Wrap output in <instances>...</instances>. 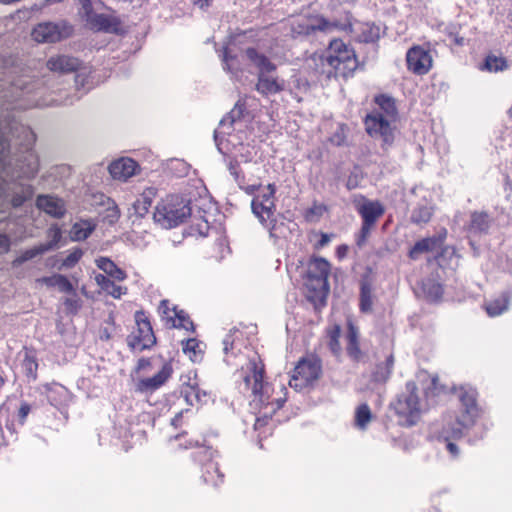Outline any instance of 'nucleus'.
<instances>
[{
	"label": "nucleus",
	"instance_id": "nucleus-1",
	"mask_svg": "<svg viewBox=\"0 0 512 512\" xmlns=\"http://www.w3.org/2000/svg\"><path fill=\"white\" fill-rule=\"evenodd\" d=\"M225 361L227 364H240L233 359L244 356L247 358L245 365L241 366L240 377L244 391H252L251 406L259 409V416L255 421V429L259 430L266 425L267 419L280 409L286 401L285 397H273L270 394L271 387L263 382L264 366L256 352L248 346V341L242 331L232 330L223 340Z\"/></svg>",
	"mask_w": 512,
	"mask_h": 512
},
{
	"label": "nucleus",
	"instance_id": "nucleus-2",
	"mask_svg": "<svg viewBox=\"0 0 512 512\" xmlns=\"http://www.w3.org/2000/svg\"><path fill=\"white\" fill-rule=\"evenodd\" d=\"M240 110L237 106L225 116L215 130V142L218 150L227 157L228 169L233 175L240 188L248 194H253L254 185H246L244 172L240 169V164H253L258 170L263 166L258 149L250 139L251 132L245 130L246 124L238 116Z\"/></svg>",
	"mask_w": 512,
	"mask_h": 512
},
{
	"label": "nucleus",
	"instance_id": "nucleus-3",
	"mask_svg": "<svg viewBox=\"0 0 512 512\" xmlns=\"http://www.w3.org/2000/svg\"><path fill=\"white\" fill-rule=\"evenodd\" d=\"M456 394L463 410H461L460 415L445 416L440 434V437L447 443L448 451L454 457L458 455V448L451 440L461 438L468 428L475 423L478 416L476 391L472 387H460L456 390Z\"/></svg>",
	"mask_w": 512,
	"mask_h": 512
},
{
	"label": "nucleus",
	"instance_id": "nucleus-4",
	"mask_svg": "<svg viewBox=\"0 0 512 512\" xmlns=\"http://www.w3.org/2000/svg\"><path fill=\"white\" fill-rule=\"evenodd\" d=\"M377 109L369 113L364 120L366 132L382 141L383 146H390L394 140L393 123L397 117L395 102L391 97L380 95L375 98Z\"/></svg>",
	"mask_w": 512,
	"mask_h": 512
},
{
	"label": "nucleus",
	"instance_id": "nucleus-5",
	"mask_svg": "<svg viewBox=\"0 0 512 512\" xmlns=\"http://www.w3.org/2000/svg\"><path fill=\"white\" fill-rule=\"evenodd\" d=\"M322 72L328 77L340 75L348 77L357 68L355 51L340 39H334L320 56Z\"/></svg>",
	"mask_w": 512,
	"mask_h": 512
},
{
	"label": "nucleus",
	"instance_id": "nucleus-6",
	"mask_svg": "<svg viewBox=\"0 0 512 512\" xmlns=\"http://www.w3.org/2000/svg\"><path fill=\"white\" fill-rule=\"evenodd\" d=\"M190 200L176 194L162 198L155 207L154 221L165 229L176 227L191 215Z\"/></svg>",
	"mask_w": 512,
	"mask_h": 512
},
{
	"label": "nucleus",
	"instance_id": "nucleus-7",
	"mask_svg": "<svg viewBox=\"0 0 512 512\" xmlns=\"http://www.w3.org/2000/svg\"><path fill=\"white\" fill-rule=\"evenodd\" d=\"M247 58L258 68V82L256 89L263 95L276 94L284 90L285 83L276 77L269 76L276 69V66L263 54H259L254 48L246 50Z\"/></svg>",
	"mask_w": 512,
	"mask_h": 512
},
{
	"label": "nucleus",
	"instance_id": "nucleus-8",
	"mask_svg": "<svg viewBox=\"0 0 512 512\" xmlns=\"http://www.w3.org/2000/svg\"><path fill=\"white\" fill-rule=\"evenodd\" d=\"M416 385L413 382L406 384V391L398 396L392 403V408L398 417V423L402 426L415 425L422 414V407L416 394Z\"/></svg>",
	"mask_w": 512,
	"mask_h": 512
},
{
	"label": "nucleus",
	"instance_id": "nucleus-9",
	"mask_svg": "<svg viewBox=\"0 0 512 512\" xmlns=\"http://www.w3.org/2000/svg\"><path fill=\"white\" fill-rule=\"evenodd\" d=\"M321 374V362L317 357L302 358L294 369L289 385L296 390L306 388L315 382Z\"/></svg>",
	"mask_w": 512,
	"mask_h": 512
},
{
	"label": "nucleus",
	"instance_id": "nucleus-10",
	"mask_svg": "<svg viewBox=\"0 0 512 512\" xmlns=\"http://www.w3.org/2000/svg\"><path fill=\"white\" fill-rule=\"evenodd\" d=\"M254 186V192L258 190V193L252 200V211L262 224H267L268 221H272V217L275 215V185Z\"/></svg>",
	"mask_w": 512,
	"mask_h": 512
},
{
	"label": "nucleus",
	"instance_id": "nucleus-11",
	"mask_svg": "<svg viewBox=\"0 0 512 512\" xmlns=\"http://www.w3.org/2000/svg\"><path fill=\"white\" fill-rule=\"evenodd\" d=\"M73 28L65 21L43 22L36 25L31 36L38 43H55L72 35Z\"/></svg>",
	"mask_w": 512,
	"mask_h": 512
},
{
	"label": "nucleus",
	"instance_id": "nucleus-12",
	"mask_svg": "<svg viewBox=\"0 0 512 512\" xmlns=\"http://www.w3.org/2000/svg\"><path fill=\"white\" fill-rule=\"evenodd\" d=\"M329 273L330 264L326 259L320 257L312 258L308 264V282L306 283L307 287L318 291L320 295H326L329 290Z\"/></svg>",
	"mask_w": 512,
	"mask_h": 512
},
{
	"label": "nucleus",
	"instance_id": "nucleus-13",
	"mask_svg": "<svg viewBox=\"0 0 512 512\" xmlns=\"http://www.w3.org/2000/svg\"><path fill=\"white\" fill-rule=\"evenodd\" d=\"M181 395L187 404L191 406L206 403L209 399L208 394L199 387L197 374L195 371H189L180 377Z\"/></svg>",
	"mask_w": 512,
	"mask_h": 512
},
{
	"label": "nucleus",
	"instance_id": "nucleus-14",
	"mask_svg": "<svg viewBox=\"0 0 512 512\" xmlns=\"http://www.w3.org/2000/svg\"><path fill=\"white\" fill-rule=\"evenodd\" d=\"M159 313L162 320L169 327L182 328L187 331H193V322L189 319L183 310H178L168 300H162L159 306Z\"/></svg>",
	"mask_w": 512,
	"mask_h": 512
},
{
	"label": "nucleus",
	"instance_id": "nucleus-15",
	"mask_svg": "<svg viewBox=\"0 0 512 512\" xmlns=\"http://www.w3.org/2000/svg\"><path fill=\"white\" fill-rule=\"evenodd\" d=\"M407 67L418 75L426 74L432 67V56L422 46H413L406 53Z\"/></svg>",
	"mask_w": 512,
	"mask_h": 512
},
{
	"label": "nucleus",
	"instance_id": "nucleus-16",
	"mask_svg": "<svg viewBox=\"0 0 512 512\" xmlns=\"http://www.w3.org/2000/svg\"><path fill=\"white\" fill-rule=\"evenodd\" d=\"M137 331L134 333L133 347L140 350L151 347L155 343V336L152 326L144 312L138 311L135 314Z\"/></svg>",
	"mask_w": 512,
	"mask_h": 512
},
{
	"label": "nucleus",
	"instance_id": "nucleus-17",
	"mask_svg": "<svg viewBox=\"0 0 512 512\" xmlns=\"http://www.w3.org/2000/svg\"><path fill=\"white\" fill-rule=\"evenodd\" d=\"M358 212L363 219L361 233L362 238L365 239L377 219L383 215L384 208L378 201L364 200L358 206Z\"/></svg>",
	"mask_w": 512,
	"mask_h": 512
},
{
	"label": "nucleus",
	"instance_id": "nucleus-18",
	"mask_svg": "<svg viewBox=\"0 0 512 512\" xmlns=\"http://www.w3.org/2000/svg\"><path fill=\"white\" fill-rule=\"evenodd\" d=\"M172 373V365L165 363L161 370L154 376L140 379L137 383V390L142 393L153 392L163 386L171 377Z\"/></svg>",
	"mask_w": 512,
	"mask_h": 512
},
{
	"label": "nucleus",
	"instance_id": "nucleus-19",
	"mask_svg": "<svg viewBox=\"0 0 512 512\" xmlns=\"http://www.w3.org/2000/svg\"><path fill=\"white\" fill-rule=\"evenodd\" d=\"M199 460L208 459L209 461L204 465L203 479L206 483L217 486L223 480V475L219 472L218 464L212 461L213 451L209 448H202L198 452Z\"/></svg>",
	"mask_w": 512,
	"mask_h": 512
},
{
	"label": "nucleus",
	"instance_id": "nucleus-20",
	"mask_svg": "<svg viewBox=\"0 0 512 512\" xmlns=\"http://www.w3.org/2000/svg\"><path fill=\"white\" fill-rule=\"evenodd\" d=\"M37 207L55 218L64 216L66 206L62 199L51 195H40L36 202Z\"/></svg>",
	"mask_w": 512,
	"mask_h": 512
},
{
	"label": "nucleus",
	"instance_id": "nucleus-21",
	"mask_svg": "<svg viewBox=\"0 0 512 512\" xmlns=\"http://www.w3.org/2000/svg\"><path fill=\"white\" fill-rule=\"evenodd\" d=\"M43 392L51 405L61 408L67 405L70 400V393L66 387L59 383L45 384Z\"/></svg>",
	"mask_w": 512,
	"mask_h": 512
},
{
	"label": "nucleus",
	"instance_id": "nucleus-22",
	"mask_svg": "<svg viewBox=\"0 0 512 512\" xmlns=\"http://www.w3.org/2000/svg\"><path fill=\"white\" fill-rule=\"evenodd\" d=\"M138 168L131 158H120L109 165V172L114 179L127 180L132 177Z\"/></svg>",
	"mask_w": 512,
	"mask_h": 512
},
{
	"label": "nucleus",
	"instance_id": "nucleus-23",
	"mask_svg": "<svg viewBox=\"0 0 512 512\" xmlns=\"http://www.w3.org/2000/svg\"><path fill=\"white\" fill-rule=\"evenodd\" d=\"M90 27L97 31L115 32L119 23L112 17L104 14H95L92 9L82 15Z\"/></svg>",
	"mask_w": 512,
	"mask_h": 512
},
{
	"label": "nucleus",
	"instance_id": "nucleus-24",
	"mask_svg": "<svg viewBox=\"0 0 512 512\" xmlns=\"http://www.w3.org/2000/svg\"><path fill=\"white\" fill-rule=\"evenodd\" d=\"M97 222L93 219H80L76 221L69 232L72 241L79 242L86 240L96 229Z\"/></svg>",
	"mask_w": 512,
	"mask_h": 512
},
{
	"label": "nucleus",
	"instance_id": "nucleus-25",
	"mask_svg": "<svg viewBox=\"0 0 512 512\" xmlns=\"http://www.w3.org/2000/svg\"><path fill=\"white\" fill-rule=\"evenodd\" d=\"M347 334H346V351L349 357L354 361H359L362 359L363 354L359 346V332L357 327L352 323L351 320H348L347 323Z\"/></svg>",
	"mask_w": 512,
	"mask_h": 512
},
{
	"label": "nucleus",
	"instance_id": "nucleus-26",
	"mask_svg": "<svg viewBox=\"0 0 512 512\" xmlns=\"http://www.w3.org/2000/svg\"><path fill=\"white\" fill-rule=\"evenodd\" d=\"M79 66L80 62L77 58L66 55L51 57L47 61L48 69L55 72H72Z\"/></svg>",
	"mask_w": 512,
	"mask_h": 512
},
{
	"label": "nucleus",
	"instance_id": "nucleus-27",
	"mask_svg": "<svg viewBox=\"0 0 512 512\" xmlns=\"http://www.w3.org/2000/svg\"><path fill=\"white\" fill-rule=\"evenodd\" d=\"M96 266L102 270L108 277L117 280L124 281L127 278V273L119 268L114 261L108 257H98L95 259Z\"/></svg>",
	"mask_w": 512,
	"mask_h": 512
},
{
	"label": "nucleus",
	"instance_id": "nucleus-28",
	"mask_svg": "<svg viewBox=\"0 0 512 512\" xmlns=\"http://www.w3.org/2000/svg\"><path fill=\"white\" fill-rule=\"evenodd\" d=\"M37 282L44 284L47 287H56L60 292L72 293L74 292V286L70 280L62 274H53L51 276L42 277L37 279Z\"/></svg>",
	"mask_w": 512,
	"mask_h": 512
},
{
	"label": "nucleus",
	"instance_id": "nucleus-29",
	"mask_svg": "<svg viewBox=\"0 0 512 512\" xmlns=\"http://www.w3.org/2000/svg\"><path fill=\"white\" fill-rule=\"evenodd\" d=\"M182 350L192 362H201L204 356L205 344L196 338H189L182 341Z\"/></svg>",
	"mask_w": 512,
	"mask_h": 512
},
{
	"label": "nucleus",
	"instance_id": "nucleus-30",
	"mask_svg": "<svg viewBox=\"0 0 512 512\" xmlns=\"http://www.w3.org/2000/svg\"><path fill=\"white\" fill-rule=\"evenodd\" d=\"M83 254H84V252L82 249L73 248L72 250L69 251L67 256L61 261V263L59 265H57L58 261H57L56 257L49 258L47 260L46 265L51 268L56 267L59 270L71 269L80 261V259L83 257Z\"/></svg>",
	"mask_w": 512,
	"mask_h": 512
},
{
	"label": "nucleus",
	"instance_id": "nucleus-31",
	"mask_svg": "<svg viewBox=\"0 0 512 512\" xmlns=\"http://www.w3.org/2000/svg\"><path fill=\"white\" fill-rule=\"evenodd\" d=\"M508 67V61L502 55L488 54L479 68L482 71L497 73L508 69Z\"/></svg>",
	"mask_w": 512,
	"mask_h": 512
},
{
	"label": "nucleus",
	"instance_id": "nucleus-32",
	"mask_svg": "<svg viewBox=\"0 0 512 512\" xmlns=\"http://www.w3.org/2000/svg\"><path fill=\"white\" fill-rule=\"evenodd\" d=\"M156 196V190L154 188H148L135 200L133 203V210L135 214L143 217L149 211L152 202Z\"/></svg>",
	"mask_w": 512,
	"mask_h": 512
},
{
	"label": "nucleus",
	"instance_id": "nucleus-33",
	"mask_svg": "<svg viewBox=\"0 0 512 512\" xmlns=\"http://www.w3.org/2000/svg\"><path fill=\"white\" fill-rule=\"evenodd\" d=\"M21 369L23 373L31 380L37 377L38 362L35 353L32 350L26 349L23 352L21 360Z\"/></svg>",
	"mask_w": 512,
	"mask_h": 512
},
{
	"label": "nucleus",
	"instance_id": "nucleus-34",
	"mask_svg": "<svg viewBox=\"0 0 512 512\" xmlns=\"http://www.w3.org/2000/svg\"><path fill=\"white\" fill-rule=\"evenodd\" d=\"M358 39L362 42H374L379 39L381 29L372 23H361L356 27Z\"/></svg>",
	"mask_w": 512,
	"mask_h": 512
},
{
	"label": "nucleus",
	"instance_id": "nucleus-35",
	"mask_svg": "<svg viewBox=\"0 0 512 512\" xmlns=\"http://www.w3.org/2000/svg\"><path fill=\"white\" fill-rule=\"evenodd\" d=\"M442 244L440 238H426L417 242L409 252V256L412 259H417L418 256L423 252L433 251L439 248Z\"/></svg>",
	"mask_w": 512,
	"mask_h": 512
},
{
	"label": "nucleus",
	"instance_id": "nucleus-36",
	"mask_svg": "<svg viewBox=\"0 0 512 512\" xmlns=\"http://www.w3.org/2000/svg\"><path fill=\"white\" fill-rule=\"evenodd\" d=\"M420 291L423 294V297L430 302L438 301L443 294L441 285L432 281L423 282L421 284Z\"/></svg>",
	"mask_w": 512,
	"mask_h": 512
},
{
	"label": "nucleus",
	"instance_id": "nucleus-37",
	"mask_svg": "<svg viewBox=\"0 0 512 512\" xmlns=\"http://www.w3.org/2000/svg\"><path fill=\"white\" fill-rule=\"evenodd\" d=\"M372 419V413L366 403L360 404L355 410V426L359 429H365Z\"/></svg>",
	"mask_w": 512,
	"mask_h": 512
},
{
	"label": "nucleus",
	"instance_id": "nucleus-38",
	"mask_svg": "<svg viewBox=\"0 0 512 512\" xmlns=\"http://www.w3.org/2000/svg\"><path fill=\"white\" fill-rule=\"evenodd\" d=\"M508 303L509 301L507 296L501 295L500 297L488 302L485 309L489 316H498L507 310Z\"/></svg>",
	"mask_w": 512,
	"mask_h": 512
},
{
	"label": "nucleus",
	"instance_id": "nucleus-39",
	"mask_svg": "<svg viewBox=\"0 0 512 512\" xmlns=\"http://www.w3.org/2000/svg\"><path fill=\"white\" fill-rule=\"evenodd\" d=\"M222 61L224 69L230 72L232 75H237L239 71H242L239 58L237 56L231 55L229 47L224 48L222 53Z\"/></svg>",
	"mask_w": 512,
	"mask_h": 512
},
{
	"label": "nucleus",
	"instance_id": "nucleus-40",
	"mask_svg": "<svg viewBox=\"0 0 512 512\" xmlns=\"http://www.w3.org/2000/svg\"><path fill=\"white\" fill-rule=\"evenodd\" d=\"M263 225L269 229L270 236L276 239L285 238L290 232V228L283 220L278 221L274 217H272V221H268L267 224Z\"/></svg>",
	"mask_w": 512,
	"mask_h": 512
},
{
	"label": "nucleus",
	"instance_id": "nucleus-41",
	"mask_svg": "<svg viewBox=\"0 0 512 512\" xmlns=\"http://www.w3.org/2000/svg\"><path fill=\"white\" fill-rule=\"evenodd\" d=\"M489 218L486 213H473L471 216V223L469 226L470 233H481L488 229Z\"/></svg>",
	"mask_w": 512,
	"mask_h": 512
},
{
	"label": "nucleus",
	"instance_id": "nucleus-42",
	"mask_svg": "<svg viewBox=\"0 0 512 512\" xmlns=\"http://www.w3.org/2000/svg\"><path fill=\"white\" fill-rule=\"evenodd\" d=\"M372 303L371 287L367 283H363L361 285L360 310L364 313L370 312L372 309Z\"/></svg>",
	"mask_w": 512,
	"mask_h": 512
},
{
	"label": "nucleus",
	"instance_id": "nucleus-43",
	"mask_svg": "<svg viewBox=\"0 0 512 512\" xmlns=\"http://www.w3.org/2000/svg\"><path fill=\"white\" fill-rule=\"evenodd\" d=\"M332 25L323 17H314L308 20V24L303 27V32L310 33L311 31L321 30L326 31L329 30Z\"/></svg>",
	"mask_w": 512,
	"mask_h": 512
},
{
	"label": "nucleus",
	"instance_id": "nucleus-44",
	"mask_svg": "<svg viewBox=\"0 0 512 512\" xmlns=\"http://www.w3.org/2000/svg\"><path fill=\"white\" fill-rule=\"evenodd\" d=\"M49 251V246H42V244H39L31 249H28L24 251L16 260L15 262L18 264H21L25 261H28L37 255L43 254L45 252Z\"/></svg>",
	"mask_w": 512,
	"mask_h": 512
},
{
	"label": "nucleus",
	"instance_id": "nucleus-45",
	"mask_svg": "<svg viewBox=\"0 0 512 512\" xmlns=\"http://www.w3.org/2000/svg\"><path fill=\"white\" fill-rule=\"evenodd\" d=\"M48 237L50 238L49 243L42 244V246H49V250L57 247L62 238V231L60 227L57 225L50 227L48 230Z\"/></svg>",
	"mask_w": 512,
	"mask_h": 512
},
{
	"label": "nucleus",
	"instance_id": "nucleus-46",
	"mask_svg": "<svg viewBox=\"0 0 512 512\" xmlns=\"http://www.w3.org/2000/svg\"><path fill=\"white\" fill-rule=\"evenodd\" d=\"M340 333H341L340 327L337 325L335 327H333V329L329 332V338H330L329 346H330L331 351L335 355H338L341 351V347H340V343H339Z\"/></svg>",
	"mask_w": 512,
	"mask_h": 512
},
{
	"label": "nucleus",
	"instance_id": "nucleus-47",
	"mask_svg": "<svg viewBox=\"0 0 512 512\" xmlns=\"http://www.w3.org/2000/svg\"><path fill=\"white\" fill-rule=\"evenodd\" d=\"M432 212L429 207H419L412 214V220L415 223H426L431 218Z\"/></svg>",
	"mask_w": 512,
	"mask_h": 512
},
{
	"label": "nucleus",
	"instance_id": "nucleus-48",
	"mask_svg": "<svg viewBox=\"0 0 512 512\" xmlns=\"http://www.w3.org/2000/svg\"><path fill=\"white\" fill-rule=\"evenodd\" d=\"M127 291V287L117 285L114 281H112L104 292L115 299H120L123 295L127 294Z\"/></svg>",
	"mask_w": 512,
	"mask_h": 512
},
{
	"label": "nucleus",
	"instance_id": "nucleus-49",
	"mask_svg": "<svg viewBox=\"0 0 512 512\" xmlns=\"http://www.w3.org/2000/svg\"><path fill=\"white\" fill-rule=\"evenodd\" d=\"M33 191L30 186L23 188L22 195H17L12 199V205L17 207L20 206L26 199L30 198Z\"/></svg>",
	"mask_w": 512,
	"mask_h": 512
},
{
	"label": "nucleus",
	"instance_id": "nucleus-50",
	"mask_svg": "<svg viewBox=\"0 0 512 512\" xmlns=\"http://www.w3.org/2000/svg\"><path fill=\"white\" fill-rule=\"evenodd\" d=\"M29 158H30V162H29V165H28V168L27 170H25L23 173L27 176V177H32L34 176L37 171H38V160L35 156H33L32 154L29 155Z\"/></svg>",
	"mask_w": 512,
	"mask_h": 512
},
{
	"label": "nucleus",
	"instance_id": "nucleus-51",
	"mask_svg": "<svg viewBox=\"0 0 512 512\" xmlns=\"http://www.w3.org/2000/svg\"><path fill=\"white\" fill-rule=\"evenodd\" d=\"M119 216L120 212L117 206L113 205L111 207H108L107 215L105 216V218L110 224L115 223L119 219Z\"/></svg>",
	"mask_w": 512,
	"mask_h": 512
},
{
	"label": "nucleus",
	"instance_id": "nucleus-52",
	"mask_svg": "<svg viewBox=\"0 0 512 512\" xmlns=\"http://www.w3.org/2000/svg\"><path fill=\"white\" fill-rule=\"evenodd\" d=\"M96 284L101 288V290L104 292L105 289L108 287V285L112 282L110 277L104 274H97L94 277Z\"/></svg>",
	"mask_w": 512,
	"mask_h": 512
},
{
	"label": "nucleus",
	"instance_id": "nucleus-53",
	"mask_svg": "<svg viewBox=\"0 0 512 512\" xmlns=\"http://www.w3.org/2000/svg\"><path fill=\"white\" fill-rule=\"evenodd\" d=\"M30 412V406L28 404H22L19 409V417L23 422Z\"/></svg>",
	"mask_w": 512,
	"mask_h": 512
},
{
	"label": "nucleus",
	"instance_id": "nucleus-54",
	"mask_svg": "<svg viewBox=\"0 0 512 512\" xmlns=\"http://www.w3.org/2000/svg\"><path fill=\"white\" fill-rule=\"evenodd\" d=\"M9 246V238L6 235H0V251H7Z\"/></svg>",
	"mask_w": 512,
	"mask_h": 512
},
{
	"label": "nucleus",
	"instance_id": "nucleus-55",
	"mask_svg": "<svg viewBox=\"0 0 512 512\" xmlns=\"http://www.w3.org/2000/svg\"><path fill=\"white\" fill-rule=\"evenodd\" d=\"M81 4V14L89 13L90 9H92L90 0H78Z\"/></svg>",
	"mask_w": 512,
	"mask_h": 512
},
{
	"label": "nucleus",
	"instance_id": "nucleus-56",
	"mask_svg": "<svg viewBox=\"0 0 512 512\" xmlns=\"http://www.w3.org/2000/svg\"><path fill=\"white\" fill-rule=\"evenodd\" d=\"M348 247L346 245H340L337 247L336 255L338 258L342 259L347 255Z\"/></svg>",
	"mask_w": 512,
	"mask_h": 512
},
{
	"label": "nucleus",
	"instance_id": "nucleus-57",
	"mask_svg": "<svg viewBox=\"0 0 512 512\" xmlns=\"http://www.w3.org/2000/svg\"><path fill=\"white\" fill-rule=\"evenodd\" d=\"M357 186H358L357 176L350 175L348 180H347V187H348V189H354Z\"/></svg>",
	"mask_w": 512,
	"mask_h": 512
},
{
	"label": "nucleus",
	"instance_id": "nucleus-58",
	"mask_svg": "<svg viewBox=\"0 0 512 512\" xmlns=\"http://www.w3.org/2000/svg\"><path fill=\"white\" fill-rule=\"evenodd\" d=\"M211 0H193V4L201 9H205L210 6Z\"/></svg>",
	"mask_w": 512,
	"mask_h": 512
},
{
	"label": "nucleus",
	"instance_id": "nucleus-59",
	"mask_svg": "<svg viewBox=\"0 0 512 512\" xmlns=\"http://www.w3.org/2000/svg\"><path fill=\"white\" fill-rule=\"evenodd\" d=\"M330 241V236L328 234H321V239L319 241V246H325L326 244H328Z\"/></svg>",
	"mask_w": 512,
	"mask_h": 512
},
{
	"label": "nucleus",
	"instance_id": "nucleus-60",
	"mask_svg": "<svg viewBox=\"0 0 512 512\" xmlns=\"http://www.w3.org/2000/svg\"><path fill=\"white\" fill-rule=\"evenodd\" d=\"M182 418V413H179L177 414L173 419H172V422L171 424L175 427H178L179 423H180V420Z\"/></svg>",
	"mask_w": 512,
	"mask_h": 512
},
{
	"label": "nucleus",
	"instance_id": "nucleus-61",
	"mask_svg": "<svg viewBox=\"0 0 512 512\" xmlns=\"http://www.w3.org/2000/svg\"><path fill=\"white\" fill-rule=\"evenodd\" d=\"M202 226H203V229H201L200 234H201L202 236H206V235L208 234V233H207V230H208V224H207V222H203V223H202Z\"/></svg>",
	"mask_w": 512,
	"mask_h": 512
},
{
	"label": "nucleus",
	"instance_id": "nucleus-62",
	"mask_svg": "<svg viewBox=\"0 0 512 512\" xmlns=\"http://www.w3.org/2000/svg\"><path fill=\"white\" fill-rule=\"evenodd\" d=\"M55 0H45L43 2V4H41L39 7L38 6H35V9L39 10V9H42L43 7L49 5L50 3H53Z\"/></svg>",
	"mask_w": 512,
	"mask_h": 512
},
{
	"label": "nucleus",
	"instance_id": "nucleus-63",
	"mask_svg": "<svg viewBox=\"0 0 512 512\" xmlns=\"http://www.w3.org/2000/svg\"><path fill=\"white\" fill-rule=\"evenodd\" d=\"M0 146H1V150L3 151L7 147L6 140L1 139Z\"/></svg>",
	"mask_w": 512,
	"mask_h": 512
},
{
	"label": "nucleus",
	"instance_id": "nucleus-64",
	"mask_svg": "<svg viewBox=\"0 0 512 512\" xmlns=\"http://www.w3.org/2000/svg\"><path fill=\"white\" fill-rule=\"evenodd\" d=\"M508 113H509L510 118L512 119V106L510 107V109H509V112H508Z\"/></svg>",
	"mask_w": 512,
	"mask_h": 512
}]
</instances>
